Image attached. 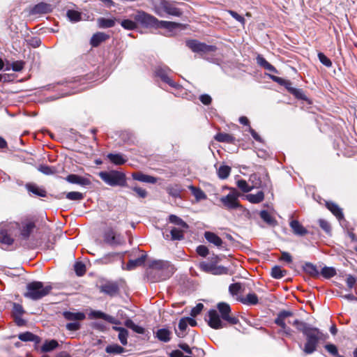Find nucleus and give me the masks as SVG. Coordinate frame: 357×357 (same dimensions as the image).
I'll use <instances>...</instances> for the list:
<instances>
[{
  "label": "nucleus",
  "mask_w": 357,
  "mask_h": 357,
  "mask_svg": "<svg viewBox=\"0 0 357 357\" xmlns=\"http://www.w3.org/2000/svg\"><path fill=\"white\" fill-rule=\"evenodd\" d=\"M288 323L296 326L298 331L303 333L306 338L303 351L305 354H311L317 350L318 344L325 341L328 335L324 334L319 328L312 327L309 324L295 319L294 321H288Z\"/></svg>",
  "instance_id": "nucleus-1"
},
{
  "label": "nucleus",
  "mask_w": 357,
  "mask_h": 357,
  "mask_svg": "<svg viewBox=\"0 0 357 357\" xmlns=\"http://www.w3.org/2000/svg\"><path fill=\"white\" fill-rule=\"evenodd\" d=\"M134 19L137 22L146 27L163 28L169 31H173L181 26V24L176 22L168 21H160L154 16L144 11L137 12Z\"/></svg>",
  "instance_id": "nucleus-2"
},
{
  "label": "nucleus",
  "mask_w": 357,
  "mask_h": 357,
  "mask_svg": "<svg viewBox=\"0 0 357 357\" xmlns=\"http://www.w3.org/2000/svg\"><path fill=\"white\" fill-rule=\"evenodd\" d=\"M151 274L157 276L155 281L165 280L169 278L174 273V266L167 261L157 260L150 265Z\"/></svg>",
  "instance_id": "nucleus-3"
},
{
  "label": "nucleus",
  "mask_w": 357,
  "mask_h": 357,
  "mask_svg": "<svg viewBox=\"0 0 357 357\" xmlns=\"http://www.w3.org/2000/svg\"><path fill=\"white\" fill-rule=\"evenodd\" d=\"M51 289L50 286L44 287L41 282H32L27 284L24 296L32 300H38L49 294Z\"/></svg>",
  "instance_id": "nucleus-4"
},
{
  "label": "nucleus",
  "mask_w": 357,
  "mask_h": 357,
  "mask_svg": "<svg viewBox=\"0 0 357 357\" xmlns=\"http://www.w3.org/2000/svg\"><path fill=\"white\" fill-rule=\"evenodd\" d=\"M100 178L110 186H126V176L121 172L112 170L109 172H100Z\"/></svg>",
  "instance_id": "nucleus-5"
},
{
  "label": "nucleus",
  "mask_w": 357,
  "mask_h": 357,
  "mask_svg": "<svg viewBox=\"0 0 357 357\" xmlns=\"http://www.w3.org/2000/svg\"><path fill=\"white\" fill-rule=\"evenodd\" d=\"M155 13L160 17H164L165 14L180 17L182 11L176 8L174 3L167 0H160L153 6Z\"/></svg>",
  "instance_id": "nucleus-6"
},
{
  "label": "nucleus",
  "mask_w": 357,
  "mask_h": 357,
  "mask_svg": "<svg viewBox=\"0 0 357 357\" xmlns=\"http://www.w3.org/2000/svg\"><path fill=\"white\" fill-rule=\"evenodd\" d=\"M19 225L17 222H10L0 225V243L10 245L14 242L13 236L16 234Z\"/></svg>",
  "instance_id": "nucleus-7"
},
{
  "label": "nucleus",
  "mask_w": 357,
  "mask_h": 357,
  "mask_svg": "<svg viewBox=\"0 0 357 357\" xmlns=\"http://www.w3.org/2000/svg\"><path fill=\"white\" fill-rule=\"evenodd\" d=\"M103 242L112 248H117L126 244L124 236L114 228L109 227L103 233Z\"/></svg>",
  "instance_id": "nucleus-8"
},
{
  "label": "nucleus",
  "mask_w": 357,
  "mask_h": 357,
  "mask_svg": "<svg viewBox=\"0 0 357 357\" xmlns=\"http://www.w3.org/2000/svg\"><path fill=\"white\" fill-rule=\"evenodd\" d=\"M249 181L252 183V189L262 188L269 191L272 190V184L267 174L264 175L262 178L257 174H252L250 176Z\"/></svg>",
  "instance_id": "nucleus-9"
},
{
  "label": "nucleus",
  "mask_w": 357,
  "mask_h": 357,
  "mask_svg": "<svg viewBox=\"0 0 357 357\" xmlns=\"http://www.w3.org/2000/svg\"><path fill=\"white\" fill-rule=\"evenodd\" d=\"M239 193L233 190L227 195L220 198V202L228 210L236 209L241 208V205L238 201Z\"/></svg>",
  "instance_id": "nucleus-10"
},
{
  "label": "nucleus",
  "mask_w": 357,
  "mask_h": 357,
  "mask_svg": "<svg viewBox=\"0 0 357 357\" xmlns=\"http://www.w3.org/2000/svg\"><path fill=\"white\" fill-rule=\"evenodd\" d=\"M217 307L221 314L222 319L227 321L228 324L231 325H235L239 322V320L237 317H233L230 314L231 307L229 304L226 303H219Z\"/></svg>",
  "instance_id": "nucleus-11"
},
{
  "label": "nucleus",
  "mask_w": 357,
  "mask_h": 357,
  "mask_svg": "<svg viewBox=\"0 0 357 357\" xmlns=\"http://www.w3.org/2000/svg\"><path fill=\"white\" fill-rule=\"evenodd\" d=\"M186 45L194 52L206 53L215 52L216 47L213 45H208L205 43H200L196 40H190L186 42Z\"/></svg>",
  "instance_id": "nucleus-12"
},
{
  "label": "nucleus",
  "mask_w": 357,
  "mask_h": 357,
  "mask_svg": "<svg viewBox=\"0 0 357 357\" xmlns=\"http://www.w3.org/2000/svg\"><path fill=\"white\" fill-rule=\"evenodd\" d=\"M207 322L208 326L214 329L222 328L227 326L226 324L220 319V315L215 310H209Z\"/></svg>",
  "instance_id": "nucleus-13"
},
{
  "label": "nucleus",
  "mask_w": 357,
  "mask_h": 357,
  "mask_svg": "<svg viewBox=\"0 0 357 357\" xmlns=\"http://www.w3.org/2000/svg\"><path fill=\"white\" fill-rule=\"evenodd\" d=\"M170 69L167 66H158L155 69V74L157 77H160L161 80L170 86L176 88L177 84L169 77Z\"/></svg>",
  "instance_id": "nucleus-14"
},
{
  "label": "nucleus",
  "mask_w": 357,
  "mask_h": 357,
  "mask_svg": "<svg viewBox=\"0 0 357 357\" xmlns=\"http://www.w3.org/2000/svg\"><path fill=\"white\" fill-rule=\"evenodd\" d=\"M18 225L17 229L20 231V236L22 239L27 240L36 227L35 223L33 221L26 220L20 224L18 223Z\"/></svg>",
  "instance_id": "nucleus-15"
},
{
  "label": "nucleus",
  "mask_w": 357,
  "mask_h": 357,
  "mask_svg": "<svg viewBox=\"0 0 357 357\" xmlns=\"http://www.w3.org/2000/svg\"><path fill=\"white\" fill-rule=\"evenodd\" d=\"M204 237L210 243L222 250H227V244L217 234L211 231H206Z\"/></svg>",
  "instance_id": "nucleus-16"
},
{
  "label": "nucleus",
  "mask_w": 357,
  "mask_h": 357,
  "mask_svg": "<svg viewBox=\"0 0 357 357\" xmlns=\"http://www.w3.org/2000/svg\"><path fill=\"white\" fill-rule=\"evenodd\" d=\"M100 291L110 296H114L119 293V285L116 282L107 281L100 286Z\"/></svg>",
  "instance_id": "nucleus-17"
},
{
  "label": "nucleus",
  "mask_w": 357,
  "mask_h": 357,
  "mask_svg": "<svg viewBox=\"0 0 357 357\" xmlns=\"http://www.w3.org/2000/svg\"><path fill=\"white\" fill-rule=\"evenodd\" d=\"M68 183L77 184L81 186H87L91 185V181L85 177L79 176L77 174H69L65 178Z\"/></svg>",
  "instance_id": "nucleus-18"
},
{
  "label": "nucleus",
  "mask_w": 357,
  "mask_h": 357,
  "mask_svg": "<svg viewBox=\"0 0 357 357\" xmlns=\"http://www.w3.org/2000/svg\"><path fill=\"white\" fill-rule=\"evenodd\" d=\"M133 179L148 183H155L157 178L154 176L144 174L140 172H134L132 174Z\"/></svg>",
  "instance_id": "nucleus-19"
},
{
  "label": "nucleus",
  "mask_w": 357,
  "mask_h": 357,
  "mask_svg": "<svg viewBox=\"0 0 357 357\" xmlns=\"http://www.w3.org/2000/svg\"><path fill=\"white\" fill-rule=\"evenodd\" d=\"M89 317L91 319H102L111 324H116V320L114 317L108 315L101 311H92L89 314Z\"/></svg>",
  "instance_id": "nucleus-20"
},
{
  "label": "nucleus",
  "mask_w": 357,
  "mask_h": 357,
  "mask_svg": "<svg viewBox=\"0 0 357 357\" xmlns=\"http://www.w3.org/2000/svg\"><path fill=\"white\" fill-rule=\"evenodd\" d=\"M52 7L50 4L46 3H40L36 5L31 10L32 14H45L50 13Z\"/></svg>",
  "instance_id": "nucleus-21"
},
{
  "label": "nucleus",
  "mask_w": 357,
  "mask_h": 357,
  "mask_svg": "<svg viewBox=\"0 0 357 357\" xmlns=\"http://www.w3.org/2000/svg\"><path fill=\"white\" fill-rule=\"evenodd\" d=\"M326 206L338 220L344 218L342 208L337 204L333 202H326Z\"/></svg>",
  "instance_id": "nucleus-22"
},
{
  "label": "nucleus",
  "mask_w": 357,
  "mask_h": 357,
  "mask_svg": "<svg viewBox=\"0 0 357 357\" xmlns=\"http://www.w3.org/2000/svg\"><path fill=\"white\" fill-rule=\"evenodd\" d=\"M290 227L296 235L304 236L307 234V230L298 220H291Z\"/></svg>",
  "instance_id": "nucleus-23"
},
{
  "label": "nucleus",
  "mask_w": 357,
  "mask_h": 357,
  "mask_svg": "<svg viewBox=\"0 0 357 357\" xmlns=\"http://www.w3.org/2000/svg\"><path fill=\"white\" fill-rule=\"evenodd\" d=\"M293 313L290 311L283 310L279 312L277 318L275 319V323L281 327V328H285V320L287 318L291 317Z\"/></svg>",
  "instance_id": "nucleus-24"
},
{
  "label": "nucleus",
  "mask_w": 357,
  "mask_h": 357,
  "mask_svg": "<svg viewBox=\"0 0 357 357\" xmlns=\"http://www.w3.org/2000/svg\"><path fill=\"white\" fill-rule=\"evenodd\" d=\"M63 317L66 319L73 321L74 322L84 320L86 317L84 312H64Z\"/></svg>",
  "instance_id": "nucleus-25"
},
{
  "label": "nucleus",
  "mask_w": 357,
  "mask_h": 357,
  "mask_svg": "<svg viewBox=\"0 0 357 357\" xmlns=\"http://www.w3.org/2000/svg\"><path fill=\"white\" fill-rule=\"evenodd\" d=\"M26 188L29 192H31L36 196L45 197L47 195L45 190L38 187L36 184L28 183L26 185Z\"/></svg>",
  "instance_id": "nucleus-26"
},
{
  "label": "nucleus",
  "mask_w": 357,
  "mask_h": 357,
  "mask_svg": "<svg viewBox=\"0 0 357 357\" xmlns=\"http://www.w3.org/2000/svg\"><path fill=\"white\" fill-rule=\"evenodd\" d=\"M107 157L111 162L116 165H121L127 162V158L121 153H109Z\"/></svg>",
  "instance_id": "nucleus-27"
},
{
  "label": "nucleus",
  "mask_w": 357,
  "mask_h": 357,
  "mask_svg": "<svg viewBox=\"0 0 357 357\" xmlns=\"http://www.w3.org/2000/svg\"><path fill=\"white\" fill-rule=\"evenodd\" d=\"M109 38V36L102 32L95 33L91 39V45L93 47H98L102 42Z\"/></svg>",
  "instance_id": "nucleus-28"
},
{
  "label": "nucleus",
  "mask_w": 357,
  "mask_h": 357,
  "mask_svg": "<svg viewBox=\"0 0 357 357\" xmlns=\"http://www.w3.org/2000/svg\"><path fill=\"white\" fill-rule=\"evenodd\" d=\"M172 333L167 328H161L157 331L156 337L161 342H168L171 340Z\"/></svg>",
  "instance_id": "nucleus-29"
},
{
  "label": "nucleus",
  "mask_w": 357,
  "mask_h": 357,
  "mask_svg": "<svg viewBox=\"0 0 357 357\" xmlns=\"http://www.w3.org/2000/svg\"><path fill=\"white\" fill-rule=\"evenodd\" d=\"M304 271L313 278H318L319 276V272L317 266L312 263H305L303 266Z\"/></svg>",
  "instance_id": "nucleus-30"
},
{
  "label": "nucleus",
  "mask_w": 357,
  "mask_h": 357,
  "mask_svg": "<svg viewBox=\"0 0 357 357\" xmlns=\"http://www.w3.org/2000/svg\"><path fill=\"white\" fill-rule=\"evenodd\" d=\"M119 255L120 254L118 252H110L105 255L102 257L98 259V261L101 264H109L116 261Z\"/></svg>",
  "instance_id": "nucleus-31"
},
{
  "label": "nucleus",
  "mask_w": 357,
  "mask_h": 357,
  "mask_svg": "<svg viewBox=\"0 0 357 357\" xmlns=\"http://www.w3.org/2000/svg\"><path fill=\"white\" fill-rule=\"evenodd\" d=\"M146 259V256L142 255L135 259H130L128 261L126 266V269L128 271L135 269L137 266H140L144 264Z\"/></svg>",
  "instance_id": "nucleus-32"
},
{
  "label": "nucleus",
  "mask_w": 357,
  "mask_h": 357,
  "mask_svg": "<svg viewBox=\"0 0 357 357\" xmlns=\"http://www.w3.org/2000/svg\"><path fill=\"white\" fill-rule=\"evenodd\" d=\"M240 301L245 305H256L258 303V297L254 293H250L247 294L245 296L240 298Z\"/></svg>",
  "instance_id": "nucleus-33"
},
{
  "label": "nucleus",
  "mask_w": 357,
  "mask_h": 357,
  "mask_svg": "<svg viewBox=\"0 0 357 357\" xmlns=\"http://www.w3.org/2000/svg\"><path fill=\"white\" fill-rule=\"evenodd\" d=\"M215 139L220 142H227L234 144L235 142V138L229 134L219 132L215 136Z\"/></svg>",
  "instance_id": "nucleus-34"
},
{
  "label": "nucleus",
  "mask_w": 357,
  "mask_h": 357,
  "mask_svg": "<svg viewBox=\"0 0 357 357\" xmlns=\"http://www.w3.org/2000/svg\"><path fill=\"white\" fill-rule=\"evenodd\" d=\"M113 329L119 332V340L123 345H126L128 343L127 339L128 336V332L126 329L121 327L114 326Z\"/></svg>",
  "instance_id": "nucleus-35"
},
{
  "label": "nucleus",
  "mask_w": 357,
  "mask_h": 357,
  "mask_svg": "<svg viewBox=\"0 0 357 357\" xmlns=\"http://www.w3.org/2000/svg\"><path fill=\"white\" fill-rule=\"evenodd\" d=\"M246 199L252 204H258L261 202L264 199V194L262 191L258 192L257 194H248Z\"/></svg>",
  "instance_id": "nucleus-36"
},
{
  "label": "nucleus",
  "mask_w": 357,
  "mask_h": 357,
  "mask_svg": "<svg viewBox=\"0 0 357 357\" xmlns=\"http://www.w3.org/2000/svg\"><path fill=\"white\" fill-rule=\"evenodd\" d=\"M59 346L58 342L55 340H47L41 347L42 352H50Z\"/></svg>",
  "instance_id": "nucleus-37"
},
{
  "label": "nucleus",
  "mask_w": 357,
  "mask_h": 357,
  "mask_svg": "<svg viewBox=\"0 0 357 357\" xmlns=\"http://www.w3.org/2000/svg\"><path fill=\"white\" fill-rule=\"evenodd\" d=\"M124 351L125 349L117 344L108 345L105 349L107 353L112 354H120L124 352Z\"/></svg>",
  "instance_id": "nucleus-38"
},
{
  "label": "nucleus",
  "mask_w": 357,
  "mask_h": 357,
  "mask_svg": "<svg viewBox=\"0 0 357 357\" xmlns=\"http://www.w3.org/2000/svg\"><path fill=\"white\" fill-rule=\"evenodd\" d=\"M125 325L138 334H144L145 332V330L143 327L135 324L131 319H127L125 321Z\"/></svg>",
  "instance_id": "nucleus-39"
},
{
  "label": "nucleus",
  "mask_w": 357,
  "mask_h": 357,
  "mask_svg": "<svg viewBox=\"0 0 357 357\" xmlns=\"http://www.w3.org/2000/svg\"><path fill=\"white\" fill-rule=\"evenodd\" d=\"M189 189L191 190L192 194L195 196L197 201L206 199V194L200 188L190 185Z\"/></svg>",
  "instance_id": "nucleus-40"
},
{
  "label": "nucleus",
  "mask_w": 357,
  "mask_h": 357,
  "mask_svg": "<svg viewBox=\"0 0 357 357\" xmlns=\"http://www.w3.org/2000/svg\"><path fill=\"white\" fill-rule=\"evenodd\" d=\"M169 220L171 223H173L181 228L188 229V225L185 222L175 215H170Z\"/></svg>",
  "instance_id": "nucleus-41"
},
{
  "label": "nucleus",
  "mask_w": 357,
  "mask_h": 357,
  "mask_svg": "<svg viewBox=\"0 0 357 357\" xmlns=\"http://www.w3.org/2000/svg\"><path fill=\"white\" fill-rule=\"evenodd\" d=\"M98 24L100 28H110L114 26L115 21L113 19L100 17L98 19Z\"/></svg>",
  "instance_id": "nucleus-42"
},
{
  "label": "nucleus",
  "mask_w": 357,
  "mask_h": 357,
  "mask_svg": "<svg viewBox=\"0 0 357 357\" xmlns=\"http://www.w3.org/2000/svg\"><path fill=\"white\" fill-rule=\"evenodd\" d=\"M287 274V271L278 266H275L271 269V276L275 279H280Z\"/></svg>",
  "instance_id": "nucleus-43"
},
{
  "label": "nucleus",
  "mask_w": 357,
  "mask_h": 357,
  "mask_svg": "<svg viewBox=\"0 0 357 357\" xmlns=\"http://www.w3.org/2000/svg\"><path fill=\"white\" fill-rule=\"evenodd\" d=\"M183 228H181V227H173L171 231H170V234H171V236H172V240H181L184 237V235H183Z\"/></svg>",
  "instance_id": "nucleus-44"
},
{
  "label": "nucleus",
  "mask_w": 357,
  "mask_h": 357,
  "mask_svg": "<svg viewBox=\"0 0 357 357\" xmlns=\"http://www.w3.org/2000/svg\"><path fill=\"white\" fill-rule=\"evenodd\" d=\"M231 172V167L227 165L220 166L218 170L219 178L222 179L227 178Z\"/></svg>",
  "instance_id": "nucleus-45"
},
{
  "label": "nucleus",
  "mask_w": 357,
  "mask_h": 357,
  "mask_svg": "<svg viewBox=\"0 0 357 357\" xmlns=\"http://www.w3.org/2000/svg\"><path fill=\"white\" fill-rule=\"evenodd\" d=\"M321 274L325 278H331L336 275V271L333 267H324L321 271Z\"/></svg>",
  "instance_id": "nucleus-46"
},
{
  "label": "nucleus",
  "mask_w": 357,
  "mask_h": 357,
  "mask_svg": "<svg viewBox=\"0 0 357 357\" xmlns=\"http://www.w3.org/2000/svg\"><path fill=\"white\" fill-rule=\"evenodd\" d=\"M67 17L73 22H77L82 20L81 13L74 10H68Z\"/></svg>",
  "instance_id": "nucleus-47"
},
{
  "label": "nucleus",
  "mask_w": 357,
  "mask_h": 357,
  "mask_svg": "<svg viewBox=\"0 0 357 357\" xmlns=\"http://www.w3.org/2000/svg\"><path fill=\"white\" fill-rule=\"evenodd\" d=\"M19 339L22 341L27 342V341H36L38 339V336L30 332H25L21 333L18 336Z\"/></svg>",
  "instance_id": "nucleus-48"
},
{
  "label": "nucleus",
  "mask_w": 357,
  "mask_h": 357,
  "mask_svg": "<svg viewBox=\"0 0 357 357\" xmlns=\"http://www.w3.org/2000/svg\"><path fill=\"white\" fill-rule=\"evenodd\" d=\"M38 169L44 174L52 175L56 173V169L54 167H50L45 165H40Z\"/></svg>",
  "instance_id": "nucleus-49"
},
{
  "label": "nucleus",
  "mask_w": 357,
  "mask_h": 357,
  "mask_svg": "<svg viewBox=\"0 0 357 357\" xmlns=\"http://www.w3.org/2000/svg\"><path fill=\"white\" fill-rule=\"evenodd\" d=\"M260 218L266 223L269 225H273L275 219L272 217V215L266 211H261L260 212Z\"/></svg>",
  "instance_id": "nucleus-50"
},
{
  "label": "nucleus",
  "mask_w": 357,
  "mask_h": 357,
  "mask_svg": "<svg viewBox=\"0 0 357 357\" xmlns=\"http://www.w3.org/2000/svg\"><path fill=\"white\" fill-rule=\"evenodd\" d=\"M66 198L70 200L79 201L84 199V195L79 192H70L66 194Z\"/></svg>",
  "instance_id": "nucleus-51"
},
{
  "label": "nucleus",
  "mask_w": 357,
  "mask_h": 357,
  "mask_svg": "<svg viewBox=\"0 0 357 357\" xmlns=\"http://www.w3.org/2000/svg\"><path fill=\"white\" fill-rule=\"evenodd\" d=\"M74 268L78 276H82L86 272V266L82 262H76Z\"/></svg>",
  "instance_id": "nucleus-52"
},
{
  "label": "nucleus",
  "mask_w": 357,
  "mask_h": 357,
  "mask_svg": "<svg viewBox=\"0 0 357 357\" xmlns=\"http://www.w3.org/2000/svg\"><path fill=\"white\" fill-rule=\"evenodd\" d=\"M121 26L128 30H133L137 28V24L130 20H124L121 22Z\"/></svg>",
  "instance_id": "nucleus-53"
},
{
  "label": "nucleus",
  "mask_w": 357,
  "mask_h": 357,
  "mask_svg": "<svg viewBox=\"0 0 357 357\" xmlns=\"http://www.w3.org/2000/svg\"><path fill=\"white\" fill-rule=\"evenodd\" d=\"M237 186L244 192H248L252 190L251 186L248 184L246 181L243 179L237 181Z\"/></svg>",
  "instance_id": "nucleus-54"
},
{
  "label": "nucleus",
  "mask_w": 357,
  "mask_h": 357,
  "mask_svg": "<svg viewBox=\"0 0 357 357\" xmlns=\"http://www.w3.org/2000/svg\"><path fill=\"white\" fill-rule=\"evenodd\" d=\"M187 326H188V323H187V321L185 319V318H182L179 321V323H178V328H179V330L181 331V333H177V335L178 337H183L184 335V332L186 330Z\"/></svg>",
  "instance_id": "nucleus-55"
},
{
  "label": "nucleus",
  "mask_w": 357,
  "mask_h": 357,
  "mask_svg": "<svg viewBox=\"0 0 357 357\" xmlns=\"http://www.w3.org/2000/svg\"><path fill=\"white\" fill-rule=\"evenodd\" d=\"M325 349L334 357H339L338 350L337 347L333 344H327L325 345Z\"/></svg>",
  "instance_id": "nucleus-56"
},
{
  "label": "nucleus",
  "mask_w": 357,
  "mask_h": 357,
  "mask_svg": "<svg viewBox=\"0 0 357 357\" xmlns=\"http://www.w3.org/2000/svg\"><path fill=\"white\" fill-rule=\"evenodd\" d=\"M318 58L320 62L326 67H331L332 66L331 61L324 53L319 52L318 54Z\"/></svg>",
  "instance_id": "nucleus-57"
},
{
  "label": "nucleus",
  "mask_w": 357,
  "mask_h": 357,
  "mask_svg": "<svg viewBox=\"0 0 357 357\" xmlns=\"http://www.w3.org/2000/svg\"><path fill=\"white\" fill-rule=\"evenodd\" d=\"M319 226L324 231H326L327 234L331 233V227L328 221L323 220V219H319Z\"/></svg>",
  "instance_id": "nucleus-58"
},
{
  "label": "nucleus",
  "mask_w": 357,
  "mask_h": 357,
  "mask_svg": "<svg viewBox=\"0 0 357 357\" xmlns=\"http://www.w3.org/2000/svg\"><path fill=\"white\" fill-rule=\"evenodd\" d=\"M213 266H214L213 264L208 263V262H205V261L201 262L199 264V267L202 271H204L206 273H211Z\"/></svg>",
  "instance_id": "nucleus-59"
},
{
  "label": "nucleus",
  "mask_w": 357,
  "mask_h": 357,
  "mask_svg": "<svg viewBox=\"0 0 357 357\" xmlns=\"http://www.w3.org/2000/svg\"><path fill=\"white\" fill-rule=\"evenodd\" d=\"M24 313V310L21 305L17 303L13 304V317H20Z\"/></svg>",
  "instance_id": "nucleus-60"
},
{
  "label": "nucleus",
  "mask_w": 357,
  "mask_h": 357,
  "mask_svg": "<svg viewBox=\"0 0 357 357\" xmlns=\"http://www.w3.org/2000/svg\"><path fill=\"white\" fill-rule=\"evenodd\" d=\"M204 305L202 303H198L194 307L190 312V315L193 317L197 316L202 311Z\"/></svg>",
  "instance_id": "nucleus-61"
},
{
  "label": "nucleus",
  "mask_w": 357,
  "mask_h": 357,
  "mask_svg": "<svg viewBox=\"0 0 357 357\" xmlns=\"http://www.w3.org/2000/svg\"><path fill=\"white\" fill-rule=\"evenodd\" d=\"M241 289V284L239 283H234L230 284L229 286V291L232 295H236L239 293Z\"/></svg>",
  "instance_id": "nucleus-62"
},
{
  "label": "nucleus",
  "mask_w": 357,
  "mask_h": 357,
  "mask_svg": "<svg viewBox=\"0 0 357 357\" xmlns=\"http://www.w3.org/2000/svg\"><path fill=\"white\" fill-rule=\"evenodd\" d=\"M197 254L202 257H206L208 254V249L206 246L201 245L197 248Z\"/></svg>",
  "instance_id": "nucleus-63"
},
{
  "label": "nucleus",
  "mask_w": 357,
  "mask_h": 357,
  "mask_svg": "<svg viewBox=\"0 0 357 357\" xmlns=\"http://www.w3.org/2000/svg\"><path fill=\"white\" fill-rule=\"evenodd\" d=\"M132 190L135 192L137 195L141 198H145L147 195V192L146 190L142 188L135 186L132 188Z\"/></svg>",
  "instance_id": "nucleus-64"
}]
</instances>
